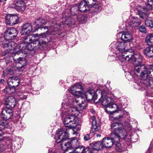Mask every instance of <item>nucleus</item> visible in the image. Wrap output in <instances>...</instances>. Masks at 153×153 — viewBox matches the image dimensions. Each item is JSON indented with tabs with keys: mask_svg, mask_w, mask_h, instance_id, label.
Returning a JSON list of instances; mask_svg holds the SVG:
<instances>
[{
	"mask_svg": "<svg viewBox=\"0 0 153 153\" xmlns=\"http://www.w3.org/2000/svg\"><path fill=\"white\" fill-rule=\"evenodd\" d=\"M62 105L67 109L65 116H63L62 118L64 124L66 128H61L58 131H61L66 129H68L67 131L68 132L70 129L74 128L76 126L78 119L76 116L78 115L80 113L79 111L76 107L67 106L65 104L64 105Z\"/></svg>",
	"mask_w": 153,
	"mask_h": 153,
	"instance_id": "obj_1",
	"label": "nucleus"
},
{
	"mask_svg": "<svg viewBox=\"0 0 153 153\" xmlns=\"http://www.w3.org/2000/svg\"><path fill=\"white\" fill-rule=\"evenodd\" d=\"M140 68L137 67L135 70L137 72H140V82L147 86L153 88V64L148 65L146 69L143 66Z\"/></svg>",
	"mask_w": 153,
	"mask_h": 153,
	"instance_id": "obj_2",
	"label": "nucleus"
},
{
	"mask_svg": "<svg viewBox=\"0 0 153 153\" xmlns=\"http://www.w3.org/2000/svg\"><path fill=\"white\" fill-rule=\"evenodd\" d=\"M68 130L65 129L61 131H57L55 137L56 142L61 143L60 147L62 150H67L73 148L71 140H70L69 141L65 142L68 139L69 134L67 131Z\"/></svg>",
	"mask_w": 153,
	"mask_h": 153,
	"instance_id": "obj_3",
	"label": "nucleus"
},
{
	"mask_svg": "<svg viewBox=\"0 0 153 153\" xmlns=\"http://www.w3.org/2000/svg\"><path fill=\"white\" fill-rule=\"evenodd\" d=\"M13 115L12 110L9 107H5L2 110L1 117L2 120H0V141L2 139L1 136L3 133L1 130L4 129L7 126V120L10 119ZM4 146L2 144H0V152L4 150Z\"/></svg>",
	"mask_w": 153,
	"mask_h": 153,
	"instance_id": "obj_4",
	"label": "nucleus"
},
{
	"mask_svg": "<svg viewBox=\"0 0 153 153\" xmlns=\"http://www.w3.org/2000/svg\"><path fill=\"white\" fill-rule=\"evenodd\" d=\"M112 133L111 137L115 140L119 141L120 139H124L127 136L126 130L123 128V124L119 122H114L111 125Z\"/></svg>",
	"mask_w": 153,
	"mask_h": 153,
	"instance_id": "obj_5",
	"label": "nucleus"
},
{
	"mask_svg": "<svg viewBox=\"0 0 153 153\" xmlns=\"http://www.w3.org/2000/svg\"><path fill=\"white\" fill-rule=\"evenodd\" d=\"M126 44L125 42H114L110 46V48L112 49L115 48L116 50L115 54L121 62L124 61L123 58H126V53L129 52L126 51Z\"/></svg>",
	"mask_w": 153,
	"mask_h": 153,
	"instance_id": "obj_6",
	"label": "nucleus"
},
{
	"mask_svg": "<svg viewBox=\"0 0 153 153\" xmlns=\"http://www.w3.org/2000/svg\"><path fill=\"white\" fill-rule=\"evenodd\" d=\"M124 59V61H128L129 60H131L132 61V62L134 63V71L135 74H140V72H137L135 70L136 68L137 67L139 68L143 66H145V68L146 69L148 68V65H145L141 63V61L143 58V57L141 54L139 53H134L133 54H130V52H127L126 53V58H123Z\"/></svg>",
	"mask_w": 153,
	"mask_h": 153,
	"instance_id": "obj_7",
	"label": "nucleus"
},
{
	"mask_svg": "<svg viewBox=\"0 0 153 153\" xmlns=\"http://www.w3.org/2000/svg\"><path fill=\"white\" fill-rule=\"evenodd\" d=\"M39 35L38 34H33V36L31 35H27L23 37V42L22 43H33L35 45V47H37V49L42 48L43 45L46 44L48 42L46 41V38L44 40L41 38H38Z\"/></svg>",
	"mask_w": 153,
	"mask_h": 153,
	"instance_id": "obj_8",
	"label": "nucleus"
},
{
	"mask_svg": "<svg viewBox=\"0 0 153 153\" xmlns=\"http://www.w3.org/2000/svg\"><path fill=\"white\" fill-rule=\"evenodd\" d=\"M33 43H21L16 47V51H14L15 54H21L26 56L27 52L26 50L32 51L34 49V46L32 45Z\"/></svg>",
	"mask_w": 153,
	"mask_h": 153,
	"instance_id": "obj_9",
	"label": "nucleus"
},
{
	"mask_svg": "<svg viewBox=\"0 0 153 153\" xmlns=\"http://www.w3.org/2000/svg\"><path fill=\"white\" fill-rule=\"evenodd\" d=\"M153 8V0H147V4L146 6L138 10V13L140 17L143 19H146L148 16V11Z\"/></svg>",
	"mask_w": 153,
	"mask_h": 153,
	"instance_id": "obj_10",
	"label": "nucleus"
},
{
	"mask_svg": "<svg viewBox=\"0 0 153 153\" xmlns=\"http://www.w3.org/2000/svg\"><path fill=\"white\" fill-rule=\"evenodd\" d=\"M97 92H98L99 95L101 96V98L99 99V102L101 103L103 106L106 107L110 104L111 101V99L108 94L104 91L102 92L100 89L97 90Z\"/></svg>",
	"mask_w": 153,
	"mask_h": 153,
	"instance_id": "obj_11",
	"label": "nucleus"
},
{
	"mask_svg": "<svg viewBox=\"0 0 153 153\" xmlns=\"http://www.w3.org/2000/svg\"><path fill=\"white\" fill-rule=\"evenodd\" d=\"M18 34L16 30L13 27H10L4 33V38L7 41L14 39Z\"/></svg>",
	"mask_w": 153,
	"mask_h": 153,
	"instance_id": "obj_12",
	"label": "nucleus"
},
{
	"mask_svg": "<svg viewBox=\"0 0 153 153\" xmlns=\"http://www.w3.org/2000/svg\"><path fill=\"white\" fill-rule=\"evenodd\" d=\"M82 96L78 97L72 100L73 104L74 106L78 105L81 110L85 109L87 105L86 100L83 99Z\"/></svg>",
	"mask_w": 153,
	"mask_h": 153,
	"instance_id": "obj_13",
	"label": "nucleus"
},
{
	"mask_svg": "<svg viewBox=\"0 0 153 153\" xmlns=\"http://www.w3.org/2000/svg\"><path fill=\"white\" fill-rule=\"evenodd\" d=\"M71 92L74 95L79 97L82 95L83 89L82 85L76 83L70 88Z\"/></svg>",
	"mask_w": 153,
	"mask_h": 153,
	"instance_id": "obj_14",
	"label": "nucleus"
},
{
	"mask_svg": "<svg viewBox=\"0 0 153 153\" xmlns=\"http://www.w3.org/2000/svg\"><path fill=\"white\" fill-rule=\"evenodd\" d=\"M11 7L17 10L24 11L26 8V5L25 2L22 1H14L11 3Z\"/></svg>",
	"mask_w": 153,
	"mask_h": 153,
	"instance_id": "obj_15",
	"label": "nucleus"
},
{
	"mask_svg": "<svg viewBox=\"0 0 153 153\" xmlns=\"http://www.w3.org/2000/svg\"><path fill=\"white\" fill-rule=\"evenodd\" d=\"M18 17L15 15H7L6 16L5 21L7 25L13 26L17 24L18 21Z\"/></svg>",
	"mask_w": 153,
	"mask_h": 153,
	"instance_id": "obj_16",
	"label": "nucleus"
},
{
	"mask_svg": "<svg viewBox=\"0 0 153 153\" xmlns=\"http://www.w3.org/2000/svg\"><path fill=\"white\" fill-rule=\"evenodd\" d=\"M122 107V103L118 105L116 103H112L111 102L108 106L106 107V110L107 112H108V113H114L117 111V109H120Z\"/></svg>",
	"mask_w": 153,
	"mask_h": 153,
	"instance_id": "obj_17",
	"label": "nucleus"
},
{
	"mask_svg": "<svg viewBox=\"0 0 153 153\" xmlns=\"http://www.w3.org/2000/svg\"><path fill=\"white\" fill-rule=\"evenodd\" d=\"M98 92L96 93L95 94V91L94 90H91L86 91L85 93V97L87 100L90 102L92 100L95 101L97 98V96L99 95Z\"/></svg>",
	"mask_w": 153,
	"mask_h": 153,
	"instance_id": "obj_18",
	"label": "nucleus"
},
{
	"mask_svg": "<svg viewBox=\"0 0 153 153\" xmlns=\"http://www.w3.org/2000/svg\"><path fill=\"white\" fill-rule=\"evenodd\" d=\"M32 30V26L30 23L24 24L21 27V35H27L30 34Z\"/></svg>",
	"mask_w": 153,
	"mask_h": 153,
	"instance_id": "obj_19",
	"label": "nucleus"
},
{
	"mask_svg": "<svg viewBox=\"0 0 153 153\" xmlns=\"http://www.w3.org/2000/svg\"><path fill=\"white\" fill-rule=\"evenodd\" d=\"M90 2L84 1L80 2L78 6V9L81 12L90 11Z\"/></svg>",
	"mask_w": 153,
	"mask_h": 153,
	"instance_id": "obj_20",
	"label": "nucleus"
},
{
	"mask_svg": "<svg viewBox=\"0 0 153 153\" xmlns=\"http://www.w3.org/2000/svg\"><path fill=\"white\" fill-rule=\"evenodd\" d=\"M140 19L137 17H133L130 18L128 22L129 26L132 28L138 27L141 24Z\"/></svg>",
	"mask_w": 153,
	"mask_h": 153,
	"instance_id": "obj_21",
	"label": "nucleus"
},
{
	"mask_svg": "<svg viewBox=\"0 0 153 153\" xmlns=\"http://www.w3.org/2000/svg\"><path fill=\"white\" fill-rule=\"evenodd\" d=\"M111 137V138L108 137H106L103 139L102 143L103 146L107 148H111L113 145L114 143H115V142H117L114 139L112 138V137Z\"/></svg>",
	"mask_w": 153,
	"mask_h": 153,
	"instance_id": "obj_22",
	"label": "nucleus"
},
{
	"mask_svg": "<svg viewBox=\"0 0 153 153\" xmlns=\"http://www.w3.org/2000/svg\"><path fill=\"white\" fill-rule=\"evenodd\" d=\"M101 4L98 2H94L92 4L90 3V10L91 12H99L102 10Z\"/></svg>",
	"mask_w": 153,
	"mask_h": 153,
	"instance_id": "obj_23",
	"label": "nucleus"
},
{
	"mask_svg": "<svg viewBox=\"0 0 153 153\" xmlns=\"http://www.w3.org/2000/svg\"><path fill=\"white\" fill-rule=\"evenodd\" d=\"M5 104L9 106L11 108H14L16 104V101L15 98L13 96H10L5 100Z\"/></svg>",
	"mask_w": 153,
	"mask_h": 153,
	"instance_id": "obj_24",
	"label": "nucleus"
},
{
	"mask_svg": "<svg viewBox=\"0 0 153 153\" xmlns=\"http://www.w3.org/2000/svg\"><path fill=\"white\" fill-rule=\"evenodd\" d=\"M75 23L74 19L72 17H70L69 19H67L65 21V23L63 22H61L59 24V27L61 28H64L65 27L64 25H67L70 26L71 24H74Z\"/></svg>",
	"mask_w": 153,
	"mask_h": 153,
	"instance_id": "obj_25",
	"label": "nucleus"
},
{
	"mask_svg": "<svg viewBox=\"0 0 153 153\" xmlns=\"http://www.w3.org/2000/svg\"><path fill=\"white\" fill-rule=\"evenodd\" d=\"M46 23L47 21L45 19L41 17H39L34 22L33 25H36V27L39 29L40 28L41 25H44Z\"/></svg>",
	"mask_w": 153,
	"mask_h": 153,
	"instance_id": "obj_26",
	"label": "nucleus"
},
{
	"mask_svg": "<svg viewBox=\"0 0 153 153\" xmlns=\"http://www.w3.org/2000/svg\"><path fill=\"white\" fill-rule=\"evenodd\" d=\"M13 42H10L9 43H4L3 44V47L4 48H6L5 50V54H7L9 53H12L11 51H12L13 49H14V48H13L12 46Z\"/></svg>",
	"mask_w": 153,
	"mask_h": 153,
	"instance_id": "obj_27",
	"label": "nucleus"
},
{
	"mask_svg": "<svg viewBox=\"0 0 153 153\" xmlns=\"http://www.w3.org/2000/svg\"><path fill=\"white\" fill-rule=\"evenodd\" d=\"M144 54L149 58L153 57V47L150 46L146 48L143 50Z\"/></svg>",
	"mask_w": 153,
	"mask_h": 153,
	"instance_id": "obj_28",
	"label": "nucleus"
},
{
	"mask_svg": "<svg viewBox=\"0 0 153 153\" xmlns=\"http://www.w3.org/2000/svg\"><path fill=\"white\" fill-rule=\"evenodd\" d=\"M121 39L126 42H130L132 40L131 35L128 32H125L122 34Z\"/></svg>",
	"mask_w": 153,
	"mask_h": 153,
	"instance_id": "obj_29",
	"label": "nucleus"
},
{
	"mask_svg": "<svg viewBox=\"0 0 153 153\" xmlns=\"http://www.w3.org/2000/svg\"><path fill=\"white\" fill-rule=\"evenodd\" d=\"M15 60L18 64L21 65V66L17 67L18 69H20L23 67L27 63L26 60L24 58L19 57Z\"/></svg>",
	"mask_w": 153,
	"mask_h": 153,
	"instance_id": "obj_30",
	"label": "nucleus"
},
{
	"mask_svg": "<svg viewBox=\"0 0 153 153\" xmlns=\"http://www.w3.org/2000/svg\"><path fill=\"white\" fill-rule=\"evenodd\" d=\"M146 41L149 45H153V33H148L146 37Z\"/></svg>",
	"mask_w": 153,
	"mask_h": 153,
	"instance_id": "obj_31",
	"label": "nucleus"
},
{
	"mask_svg": "<svg viewBox=\"0 0 153 153\" xmlns=\"http://www.w3.org/2000/svg\"><path fill=\"white\" fill-rule=\"evenodd\" d=\"M100 129V126L97 123L96 120L93 119L92 122L91 130L93 132L98 131Z\"/></svg>",
	"mask_w": 153,
	"mask_h": 153,
	"instance_id": "obj_32",
	"label": "nucleus"
},
{
	"mask_svg": "<svg viewBox=\"0 0 153 153\" xmlns=\"http://www.w3.org/2000/svg\"><path fill=\"white\" fill-rule=\"evenodd\" d=\"M19 81H16L15 80L11 79H9L8 80V84L9 86L17 87L19 84Z\"/></svg>",
	"mask_w": 153,
	"mask_h": 153,
	"instance_id": "obj_33",
	"label": "nucleus"
},
{
	"mask_svg": "<svg viewBox=\"0 0 153 153\" xmlns=\"http://www.w3.org/2000/svg\"><path fill=\"white\" fill-rule=\"evenodd\" d=\"M103 146L102 142L99 141L94 143L93 146L92 148L96 150H99L102 148Z\"/></svg>",
	"mask_w": 153,
	"mask_h": 153,
	"instance_id": "obj_34",
	"label": "nucleus"
},
{
	"mask_svg": "<svg viewBox=\"0 0 153 153\" xmlns=\"http://www.w3.org/2000/svg\"><path fill=\"white\" fill-rule=\"evenodd\" d=\"M120 140L118 141L115 142L116 144L115 149L118 152H121L125 150V148L123 147L121 144L119 143Z\"/></svg>",
	"mask_w": 153,
	"mask_h": 153,
	"instance_id": "obj_35",
	"label": "nucleus"
},
{
	"mask_svg": "<svg viewBox=\"0 0 153 153\" xmlns=\"http://www.w3.org/2000/svg\"><path fill=\"white\" fill-rule=\"evenodd\" d=\"M71 142L72 143L73 148H76V150L79 148H80L81 146H79V143L78 140L76 139L71 140Z\"/></svg>",
	"mask_w": 153,
	"mask_h": 153,
	"instance_id": "obj_36",
	"label": "nucleus"
},
{
	"mask_svg": "<svg viewBox=\"0 0 153 153\" xmlns=\"http://www.w3.org/2000/svg\"><path fill=\"white\" fill-rule=\"evenodd\" d=\"M120 109H117V114L118 116L115 117V119H118L122 118L124 115V112H126L125 111H123L122 110H120Z\"/></svg>",
	"mask_w": 153,
	"mask_h": 153,
	"instance_id": "obj_37",
	"label": "nucleus"
},
{
	"mask_svg": "<svg viewBox=\"0 0 153 153\" xmlns=\"http://www.w3.org/2000/svg\"><path fill=\"white\" fill-rule=\"evenodd\" d=\"M145 25L151 28L153 27V21L150 19H146L145 22Z\"/></svg>",
	"mask_w": 153,
	"mask_h": 153,
	"instance_id": "obj_38",
	"label": "nucleus"
},
{
	"mask_svg": "<svg viewBox=\"0 0 153 153\" xmlns=\"http://www.w3.org/2000/svg\"><path fill=\"white\" fill-rule=\"evenodd\" d=\"M77 6H72L70 9V11L71 12V13L72 15H75L76 14V13H75V12L77 10Z\"/></svg>",
	"mask_w": 153,
	"mask_h": 153,
	"instance_id": "obj_39",
	"label": "nucleus"
},
{
	"mask_svg": "<svg viewBox=\"0 0 153 153\" xmlns=\"http://www.w3.org/2000/svg\"><path fill=\"white\" fill-rule=\"evenodd\" d=\"M10 87H6L3 90V92L5 94H10Z\"/></svg>",
	"mask_w": 153,
	"mask_h": 153,
	"instance_id": "obj_40",
	"label": "nucleus"
},
{
	"mask_svg": "<svg viewBox=\"0 0 153 153\" xmlns=\"http://www.w3.org/2000/svg\"><path fill=\"white\" fill-rule=\"evenodd\" d=\"M139 30L141 32L143 33H146V30L145 27L141 25L139 28Z\"/></svg>",
	"mask_w": 153,
	"mask_h": 153,
	"instance_id": "obj_41",
	"label": "nucleus"
},
{
	"mask_svg": "<svg viewBox=\"0 0 153 153\" xmlns=\"http://www.w3.org/2000/svg\"><path fill=\"white\" fill-rule=\"evenodd\" d=\"M52 26L51 25L49 26H45V27H40V28L41 30L44 29L45 30V32L46 33L49 30H50V28L52 27Z\"/></svg>",
	"mask_w": 153,
	"mask_h": 153,
	"instance_id": "obj_42",
	"label": "nucleus"
},
{
	"mask_svg": "<svg viewBox=\"0 0 153 153\" xmlns=\"http://www.w3.org/2000/svg\"><path fill=\"white\" fill-rule=\"evenodd\" d=\"M10 89V94L15 93L16 91V87L13 86H9Z\"/></svg>",
	"mask_w": 153,
	"mask_h": 153,
	"instance_id": "obj_43",
	"label": "nucleus"
},
{
	"mask_svg": "<svg viewBox=\"0 0 153 153\" xmlns=\"http://www.w3.org/2000/svg\"><path fill=\"white\" fill-rule=\"evenodd\" d=\"M19 97L20 100H24L26 99L27 96L25 95L22 94L20 95Z\"/></svg>",
	"mask_w": 153,
	"mask_h": 153,
	"instance_id": "obj_44",
	"label": "nucleus"
},
{
	"mask_svg": "<svg viewBox=\"0 0 153 153\" xmlns=\"http://www.w3.org/2000/svg\"><path fill=\"white\" fill-rule=\"evenodd\" d=\"M9 79H13L16 81H19V78L17 76H12L10 77Z\"/></svg>",
	"mask_w": 153,
	"mask_h": 153,
	"instance_id": "obj_45",
	"label": "nucleus"
},
{
	"mask_svg": "<svg viewBox=\"0 0 153 153\" xmlns=\"http://www.w3.org/2000/svg\"><path fill=\"white\" fill-rule=\"evenodd\" d=\"M5 83V80L4 79H1L0 80V85L3 86Z\"/></svg>",
	"mask_w": 153,
	"mask_h": 153,
	"instance_id": "obj_46",
	"label": "nucleus"
},
{
	"mask_svg": "<svg viewBox=\"0 0 153 153\" xmlns=\"http://www.w3.org/2000/svg\"><path fill=\"white\" fill-rule=\"evenodd\" d=\"M85 140L88 141L90 139V136L88 134H86L84 137Z\"/></svg>",
	"mask_w": 153,
	"mask_h": 153,
	"instance_id": "obj_47",
	"label": "nucleus"
},
{
	"mask_svg": "<svg viewBox=\"0 0 153 153\" xmlns=\"http://www.w3.org/2000/svg\"><path fill=\"white\" fill-rule=\"evenodd\" d=\"M69 153H80V152L75 149L73 151H72L71 152H70Z\"/></svg>",
	"mask_w": 153,
	"mask_h": 153,
	"instance_id": "obj_48",
	"label": "nucleus"
},
{
	"mask_svg": "<svg viewBox=\"0 0 153 153\" xmlns=\"http://www.w3.org/2000/svg\"><path fill=\"white\" fill-rule=\"evenodd\" d=\"M64 151L63 153H69V152H67V150H63Z\"/></svg>",
	"mask_w": 153,
	"mask_h": 153,
	"instance_id": "obj_49",
	"label": "nucleus"
},
{
	"mask_svg": "<svg viewBox=\"0 0 153 153\" xmlns=\"http://www.w3.org/2000/svg\"><path fill=\"white\" fill-rule=\"evenodd\" d=\"M91 112L92 113H94V111L93 110H91Z\"/></svg>",
	"mask_w": 153,
	"mask_h": 153,
	"instance_id": "obj_50",
	"label": "nucleus"
},
{
	"mask_svg": "<svg viewBox=\"0 0 153 153\" xmlns=\"http://www.w3.org/2000/svg\"><path fill=\"white\" fill-rule=\"evenodd\" d=\"M97 137H100V135H99L98 134H97Z\"/></svg>",
	"mask_w": 153,
	"mask_h": 153,
	"instance_id": "obj_51",
	"label": "nucleus"
},
{
	"mask_svg": "<svg viewBox=\"0 0 153 153\" xmlns=\"http://www.w3.org/2000/svg\"><path fill=\"white\" fill-rule=\"evenodd\" d=\"M149 96L153 97V95L151 94L150 95H149Z\"/></svg>",
	"mask_w": 153,
	"mask_h": 153,
	"instance_id": "obj_52",
	"label": "nucleus"
},
{
	"mask_svg": "<svg viewBox=\"0 0 153 153\" xmlns=\"http://www.w3.org/2000/svg\"><path fill=\"white\" fill-rule=\"evenodd\" d=\"M44 33H45V32H44V33H42L41 34V35H42V34H44Z\"/></svg>",
	"mask_w": 153,
	"mask_h": 153,
	"instance_id": "obj_53",
	"label": "nucleus"
},
{
	"mask_svg": "<svg viewBox=\"0 0 153 153\" xmlns=\"http://www.w3.org/2000/svg\"><path fill=\"white\" fill-rule=\"evenodd\" d=\"M0 2H1V1H2L1 0H0Z\"/></svg>",
	"mask_w": 153,
	"mask_h": 153,
	"instance_id": "obj_54",
	"label": "nucleus"
},
{
	"mask_svg": "<svg viewBox=\"0 0 153 153\" xmlns=\"http://www.w3.org/2000/svg\"><path fill=\"white\" fill-rule=\"evenodd\" d=\"M152 13L153 14V12H152Z\"/></svg>",
	"mask_w": 153,
	"mask_h": 153,
	"instance_id": "obj_55",
	"label": "nucleus"
},
{
	"mask_svg": "<svg viewBox=\"0 0 153 153\" xmlns=\"http://www.w3.org/2000/svg\"><path fill=\"white\" fill-rule=\"evenodd\" d=\"M91 1H93V0H91Z\"/></svg>",
	"mask_w": 153,
	"mask_h": 153,
	"instance_id": "obj_56",
	"label": "nucleus"
}]
</instances>
